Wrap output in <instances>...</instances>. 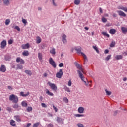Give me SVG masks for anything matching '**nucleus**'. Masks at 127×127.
I'll return each mask as SVG.
<instances>
[{"label":"nucleus","mask_w":127,"mask_h":127,"mask_svg":"<svg viewBox=\"0 0 127 127\" xmlns=\"http://www.w3.org/2000/svg\"><path fill=\"white\" fill-rule=\"evenodd\" d=\"M9 100L10 101H12V103H15V104H17V103H18V97L14 94H11L10 95Z\"/></svg>","instance_id":"1"},{"label":"nucleus","mask_w":127,"mask_h":127,"mask_svg":"<svg viewBox=\"0 0 127 127\" xmlns=\"http://www.w3.org/2000/svg\"><path fill=\"white\" fill-rule=\"evenodd\" d=\"M75 50L77 51L78 54H81L83 56L85 61H88V58H87V56H86V55H85L84 53L81 52L82 48L79 47V48H76Z\"/></svg>","instance_id":"2"},{"label":"nucleus","mask_w":127,"mask_h":127,"mask_svg":"<svg viewBox=\"0 0 127 127\" xmlns=\"http://www.w3.org/2000/svg\"><path fill=\"white\" fill-rule=\"evenodd\" d=\"M48 85L50 87L51 90L54 91V92H56L57 91V86L55 85L54 83H51L50 81L48 82Z\"/></svg>","instance_id":"3"},{"label":"nucleus","mask_w":127,"mask_h":127,"mask_svg":"<svg viewBox=\"0 0 127 127\" xmlns=\"http://www.w3.org/2000/svg\"><path fill=\"white\" fill-rule=\"evenodd\" d=\"M77 72L79 75V78H80L81 80L82 81H83V82L85 83L86 86H88V84H87V82L86 81L84 80V75L82 74V72H81V71L77 70Z\"/></svg>","instance_id":"4"},{"label":"nucleus","mask_w":127,"mask_h":127,"mask_svg":"<svg viewBox=\"0 0 127 127\" xmlns=\"http://www.w3.org/2000/svg\"><path fill=\"white\" fill-rule=\"evenodd\" d=\"M49 62L50 64L54 67L56 68V63L53 60V59L52 58H50L49 60Z\"/></svg>","instance_id":"5"},{"label":"nucleus","mask_w":127,"mask_h":127,"mask_svg":"<svg viewBox=\"0 0 127 127\" xmlns=\"http://www.w3.org/2000/svg\"><path fill=\"white\" fill-rule=\"evenodd\" d=\"M63 75V71H62V69H60L59 70V72H58L56 74V77H57V78H58L59 79H61V77H62Z\"/></svg>","instance_id":"6"},{"label":"nucleus","mask_w":127,"mask_h":127,"mask_svg":"<svg viewBox=\"0 0 127 127\" xmlns=\"http://www.w3.org/2000/svg\"><path fill=\"white\" fill-rule=\"evenodd\" d=\"M16 62L17 63H20L21 64H23L25 63L24 60L23 59L20 58V57H17L16 60Z\"/></svg>","instance_id":"7"},{"label":"nucleus","mask_w":127,"mask_h":127,"mask_svg":"<svg viewBox=\"0 0 127 127\" xmlns=\"http://www.w3.org/2000/svg\"><path fill=\"white\" fill-rule=\"evenodd\" d=\"M75 65L77 69L80 70L81 72L84 73V69H83V68H82V66L78 64V63H75Z\"/></svg>","instance_id":"8"},{"label":"nucleus","mask_w":127,"mask_h":127,"mask_svg":"<svg viewBox=\"0 0 127 127\" xmlns=\"http://www.w3.org/2000/svg\"><path fill=\"white\" fill-rule=\"evenodd\" d=\"M30 47V45H29V43H27L25 44H22L21 45V48L23 49H28Z\"/></svg>","instance_id":"9"},{"label":"nucleus","mask_w":127,"mask_h":127,"mask_svg":"<svg viewBox=\"0 0 127 127\" xmlns=\"http://www.w3.org/2000/svg\"><path fill=\"white\" fill-rule=\"evenodd\" d=\"M0 72H2L3 73H5L6 72V67L5 65L2 64L0 67Z\"/></svg>","instance_id":"10"},{"label":"nucleus","mask_w":127,"mask_h":127,"mask_svg":"<svg viewBox=\"0 0 127 127\" xmlns=\"http://www.w3.org/2000/svg\"><path fill=\"white\" fill-rule=\"evenodd\" d=\"M117 12L118 13L120 16H123V17H126V16H127L126 13L121 10L117 11Z\"/></svg>","instance_id":"11"},{"label":"nucleus","mask_w":127,"mask_h":127,"mask_svg":"<svg viewBox=\"0 0 127 127\" xmlns=\"http://www.w3.org/2000/svg\"><path fill=\"white\" fill-rule=\"evenodd\" d=\"M6 46V40H3L1 42V48L2 49H3L4 47Z\"/></svg>","instance_id":"12"},{"label":"nucleus","mask_w":127,"mask_h":127,"mask_svg":"<svg viewBox=\"0 0 127 127\" xmlns=\"http://www.w3.org/2000/svg\"><path fill=\"white\" fill-rule=\"evenodd\" d=\"M118 9H121V10H123L125 12H127V7H124L123 6H119L117 7Z\"/></svg>","instance_id":"13"},{"label":"nucleus","mask_w":127,"mask_h":127,"mask_svg":"<svg viewBox=\"0 0 127 127\" xmlns=\"http://www.w3.org/2000/svg\"><path fill=\"white\" fill-rule=\"evenodd\" d=\"M57 122L59 124H64V120L60 117H57Z\"/></svg>","instance_id":"14"},{"label":"nucleus","mask_w":127,"mask_h":127,"mask_svg":"<svg viewBox=\"0 0 127 127\" xmlns=\"http://www.w3.org/2000/svg\"><path fill=\"white\" fill-rule=\"evenodd\" d=\"M13 108L14 109H16L17 111H19L20 110H21V107L18 105V104H15L14 105H13Z\"/></svg>","instance_id":"15"},{"label":"nucleus","mask_w":127,"mask_h":127,"mask_svg":"<svg viewBox=\"0 0 127 127\" xmlns=\"http://www.w3.org/2000/svg\"><path fill=\"white\" fill-rule=\"evenodd\" d=\"M85 111V109L83 107H80L78 109V112L79 114H83Z\"/></svg>","instance_id":"16"},{"label":"nucleus","mask_w":127,"mask_h":127,"mask_svg":"<svg viewBox=\"0 0 127 127\" xmlns=\"http://www.w3.org/2000/svg\"><path fill=\"white\" fill-rule=\"evenodd\" d=\"M14 120L16 121V122H18V123H20V122H21V119H20V116L19 115H16L14 116Z\"/></svg>","instance_id":"17"},{"label":"nucleus","mask_w":127,"mask_h":127,"mask_svg":"<svg viewBox=\"0 0 127 127\" xmlns=\"http://www.w3.org/2000/svg\"><path fill=\"white\" fill-rule=\"evenodd\" d=\"M29 95V92H28L27 93L24 94V92H21L20 93V96H21V97H27V96Z\"/></svg>","instance_id":"18"},{"label":"nucleus","mask_w":127,"mask_h":127,"mask_svg":"<svg viewBox=\"0 0 127 127\" xmlns=\"http://www.w3.org/2000/svg\"><path fill=\"white\" fill-rule=\"evenodd\" d=\"M66 37H67V36H66V35L64 34L63 35L62 40L64 43H67V39H66Z\"/></svg>","instance_id":"19"},{"label":"nucleus","mask_w":127,"mask_h":127,"mask_svg":"<svg viewBox=\"0 0 127 127\" xmlns=\"http://www.w3.org/2000/svg\"><path fill=\"white\" fill-rule=\"evenodd\" d=\"M42 39H41V38H40V37L39 36H37L36 37V43L37 44H39V43H40L42 41Z\"/></svg>","instance_id":"20"},{"label":"nucleus","mask_w":127,"mask_h":127,"mask_svg":"<svg viewBox=\"0 0 127 127\" xmlns=\"http://www.w3.org/2000/svg\"><path fill=\"white\" fill-rule=\"evenodd\" d=\"M50 53L52 54L53 56V55H55L56 54V52L55 51V49L54 48H53L50 51Z\"/></svg>","instance_id":"21"},{"label":"nucleus","mask_w":127,"mask_h":127,"mask_svg":"<svg viewBox=\"0 0 127 127\" xmlns=\"http://www.w3.org/2000/svg\"><path fill=\"white\" fill-rule=\"evenodd\" d=\"M46 94H47L48 96H54V94H53V93L49 91L48 89L46 90Z\"/></svg>","instance_id":"22"},{"label":"nucleus","mask_w":127,"mask_h":127,"mask_svg":"<svg viewBox=\"0 0 127 127\" xmlns=\"http://www.w3.org/2000/svg\"><path fill=\"white\" fill-rule=\"evenodd\" d=\"M116 60H120V59H123V55H117L115 57Z\"/></svg>","instance_id":"23"},{"label":"nucleus","mask_w":127,"mask_h":127,"mask_svg":"<svg viewBox=\"0 0 127 127\" xmlns=\"http://www.w3.org/2000/svg\"><path fill=\"white\" fill-rule=\"evenodd\" d=\"M10 124L12 127H15V126H16V124H15V121L13 120H11L10 121Z\"/></svg>","instance_id":"24"},{"label":"nucleus","mask_w":127,"mask_h":127,"mask_svg":"<svg viewBox=\"0 0 127 127\" xmlns=\"http://www.w3.org/2000/svg\"><path fill=\"white\" fill-rule=\"evenodd\" d=\"M22 55L24 56H28V55H29V52L28 51H24L22 53Z\"/></svg>","instance_id":"25"},{"label":"nucleus","mask_w":127,"mask_h":127,"mask_svg":"<svg viewBox=\"0 0 127 127\" xmlns=\"http://www.w3.org/2000/svg\"><path fill=\"white\" fill-rule=\"evenodd\" d=\"M116 32H117V31L115 29H111L109 31V33H110V34H115Z\"/></svg>","instance_id":"26"},{"label":"nucleus","mask_w":127,"mask_h":127,"mask_svg":"<svg viewBox=\"0 0 127 127\" xmlns=\"http://www.w3.org/2000/svg\"><path fill=\"white\" fill-rule=\"evenodd\" d=\"M38 58L40 61H41L42 60V53H38Z\"/></svg>","instance_id":"27"},{"label":"nucleus","mask_w":127,"mask_h":127,"mask_svg":"<svg viewBox=\"0 0 127 127\" xmlns=\"http://www.w3.org/2000/svg\"><path fill=\"white\" fill-rule=\"evenodd\" d=\"M3 2L5 5H8L9 4V0H3Z\"/></svg>","instance_id":"28"},{"label":"nucleus","mask_w":127,"mask_h":127,"mask_svg":"<svg viewBox=\"0 0 127 127\" xmlns=\"http://www.w3.org/2000/svg\"><path fill=\"white\" fill-rule=\"evenodd\" d=\"M5 59L7 61H9V60H10V59H11V57L9 55H6L5 56Z\"/></svg>","instance_id":"29"},{"label":"nucleus","mask_w":127,"mask_h":127,"mask_svg":"<svg viewBox=\"0 0 127 127\" xmlns=\"http://www.w3.org/2000/svg\"><path fill=\"white\" fill-rule=\"evenodd\" d=\"M40 122H37L36 123H34L33 125V127H38L39 126H40Z\"/></svg>","instance_id":"30"},{"label":"nucleus","mask_w":127,"mask_h":127,"mask_svg":"<svg viewBox=\"0 0 127 127\" xmlns=\"http://www.w3.org/2000/svg\"><path fill=\"white\" fill-rule=\"evenodd\" d=\"M121 30L123 32V33H126V32H127V28L122 27Z\"/></svg>","instance_id":"31"},{"label":"nucleus","mask_w":127,"mask_h":127,"mask_svg":"<svg viewBox=\"0 0 127 127\" xmlns=\"http://www.w3.org/2000/svg\"><path fill=\"white\" fill-rule=\"evenodd\" d=\"M25 72L26 73V74H27V75H29L30 76H31L32 75V73L30 70H26L25 71Z\"/></svg>","instance_id":"32"},{"label":"nucleus","mask_w":127,"mask_h":127,"mask_svg":"<svg viewBox=\"0 0 127 127\" xmlns=\"http://www.w3.org/2000/svg\"><path fill=\"white\" fill-rule=\"evenodd\" d=\"M105 91L107 96H110V95H112V92L108 91V89H105Z\"/></svg>","instance_id":"33"},{"label":"nucleus","mask_w":127,"mask_h":127,"mask_svg":"<svg viewBox=\"0 0 127 127\" xmlns=\"http://www.w3.org/2000/svg\"><path fill=\"white\" fill-rule=\"evenodd\" d=\"M102 34H103V35H104V36H107V37H108V38L110 37V35H109V34L107 33V32H102Z\"/></svg>","instance_id":"34"},{"label":"nucleus","mask_w":127,"mask_h":127,"mask_svg":"<svg viewBox=\"0 0 127 127\" xmlns=\"http://www.w3.org/2000/svg\"><path fill=\"white\" fill-rule=\"evenodd\" d=\"M21 105L22 107H27V103L25 101H22Z\"/></svg>","instance_id":"35"},{"label":"nucleus","mask_w":127,"mask_h":127,"mask_svg":"<svg viewBox=\"0 0 127 127\" xmlns=\"http://www.w3.org/2000/svg\"><path fill=\"white\" fill-rule=\"evenodd\" d=\"M9 23H10V19H6L5 22V25H8Z\"/></svg>","instance_id":"36"},{"label":"nucleus","mask_w":127,"mask_h":127,"mask_svg":"<svg viewBox=\"0 0 127 127\" xmlns=\"http://www.w3.org/2000/svg\"><path fill=\"white\" fill-rule=\"evenodd\" d=\"M64 89L66 91V92H68V93H70L71 92V90H70V88L67 86H64Z\"/></svg>","instance_id":"37"},{"label":"nucleus","mask_w":127,"mask_h":127,"mask_svg":"<svg viewBox=\"0 0 127 127\" xmlns=\"http://www.w3.org/2000/svg\"><path fill=\"white\" fill-rule=\"evenodd\" d=\"M111 55H108L106 58L105 59V60H106V61H109L110 59H111Z\"/></svg>","instance_id":"38"},{"label":"nucleus","mask_w":127,"mask_h":127,"mask_svg":"<svg viewBox=\"0 0 127 127\" xmlns=\"http://www.w3.org/2000/svg\"><path fill=\"white\" fill-rule=\"evenodd\" d=\"M74 3L76 5H79V4H80V0H75Z\"/></svg>","instance_id":"39"},{"label":"nucleus","mask_w":127,"mask_h":127,"mask_svg":"<svg viewBox=\"0 0 127 127\" xmlns=\"http://www.w3.org/2000/svg\"><path fill=\"white\" fill-rule=\"evenodd\" d=\"M116 44V42H115L114 41H112L111 42V43L110 45V46L111 47H115V45Z\"/></svg>","instance_id":"40"},{"label":"nucleus","mask_w":127,"mask_h":127,"mask_svg":"<svg viewBox=\"0 0 127 127\" xmlns=\"http://www.w3.org/2000/svg\"><path fill=\"white\" fill-rule=\"evenodd\" d=\"M12 28H14V29H16L18 30V31H20V28L18 26H16L15 27L14 26H13Z\"/></svg>","instance_id":"41"},{"label":"nucleus","mask_w":127,"mask_h":127,"mask_svg":"<svg viewBox=\"0 0 127 127\" xmlns=\"http://www.w3.org/2000/svg\"><path fill=\"white\" fill-rule=\"evenodd\" d=\"M75 117H77L78 118H80V117H84V115L83 114H75Z\"/></svg>","instance_id":"42"},{"label":"nucleus","mask_w":127,"mask_h":127,"mask_svg":"<svg viewBox=\"0 0 127 127\" xmlns=\"http://www.w3.org/2000/svg\"><path fill=\"white\" fill-rule=\"evenodd\" d=\"M22 21L23 23H24V25H26V24L27 23V21L26 20V19H22Z\"/></svg>","instance_id":"43"},{"label":"nucleus","mask_w":127,"mask_h":127,"mask_svg":"<svg viewBox=\"0 0 127 127\" xmlns=\"http://www.w3.org/2000/svg\"><path fill=\"white\" fill-rule=\"evenodd\" d=\"M23 68V66L21 65H20V64H18L17 65V69H21Z\"/></svg>","instance_id":"44"},{"label":"nucleus","mask_w":127,"mask_h":127,"mask_svg":"<svg viewBox=\"0 0 127 127\" xmlns=\"http://www.w3.org/2000/svg\"><path fill=\"white\" fill-rule=\"evenodd\" d=\"M27 111L28 112H31V111H32V108L30 106L28 107Z\"/></svg>","instance_id":"45"},{"label":"nucleus","mask_w":127,"mask_h":127,"mask_svg":"<svg viewBox=\"0 0 127 127\" xmlns=\"http://www.w3.org/2000/svg\"><path fill=\"white\" fill-rule=\"evenodd\" d=\"M102 22H104V23L107 22V20L106 19V18H105V17H102Z\"/></svg>","instance_id":"46"},{"label":"nucleus","mask_w":127,"mask_h":127,"mask_svg":"<svg viewBox=\"0 0 127 127\" xmlns=\"http://www.w3.org/2000/svg\"><path fill=\"white\" fill-rule=\"evenodd\" d=\"M41 106H42V108H47V105H46V104H45V103H42Z\"/></svg>","instance_id":"47"},{"label":"nucleus","mask_w":127,"mask_h":127,"mask_svg":"<svg viewBox=\"0 0 127 127\" xmlns=\"http://www.w3.org/2000/svg\"><path fill=\"white\" fill-rule=\"evenodd\" d=\"M63 100L64 101V102H65V103H67L68 102V98H67V97L64 98Z\"/></svg>","instance_id":"48"},{"label":"nucleus","mask_w":127,"mask_h":127,"mask_svg":"<svg viewBox=\"0 0 127 127\" xmlns=\"http://www.w3.org/2000/svg\"><path fill=\"white\" fill-rule=\"evenodd\" d=\"M93 48H94L95 49V50H96V52H97V53H99V49H98V48L96 46H93Z\"/></svg>","instance_id":"49"},{"label":"nucleus","mask_w":127,"mask_h":127,"mask_svg":"<svg viewBox=\"0 0 127 127\" xmlns=\"http://www.w3.org/2000/svg\"><path fill=\"white\" fill-rule=\"evenodd\" d=\"M8 44H11L12 43H13V40L12 39H10L8 41Z\"/></svg>","instance_id":"50"},{"label":"nucleus","mask_w":127,"mask_h":127,"mask_svg":"<svg viewBox=\"0 0 127 127\" xmlns=\"http://www.w3.org/2000/svg\"><path fill=\"white\" fill-rule=\"evenodd\" d=\"M68 86H69V87H71V86H72V81H71V80H69V81H68Z\"/></svg>","instance_id":"51"},{"label":"nucleus","mask_w":127,"mask_h":127,"mask_svg":"<svg viewBox=\"0 0 127 127\" xmlns=\"http://www.w3.org/2000/svg\"><path fill=\"white\" fill-rule=\"evenodd\" d=\"M53 108L54 110H55V112H58V109H57V108H56V107H55V106L53 105Z\"/></svg>","instance_id":"52"},{"label":"nucleus","mask_w":127,"mask_h":127,"mask_svg":"<svg viewBox=\"0 0 127 127\" xmlns=\"http://www.w3.org/2000/svg\"><path fill=\"white\" fill-rule=\"evenodd\" d=\"M64 66V64L63 63H60L59 64V67L61 68L62 67H63Z\"/></svg>","instance_id":"53"},{"label":"nucleus","mask_w":127,"mask_h":127,"mask_svg":"<svg viewBox=\"0 0 127 127\" xmlns=\"http://www.w3.org/2000/svg\"><path fill=\"white\" fill-rule=\"evenodd\" d=\"M77 126L78 127H84V125H83L81 123L78 124Z\"/></svg>","instance_id":"54"},{"label":"nucleus","mask_w":127,"mask_h":127,"mask_svg":"<svg viewBox=\"0 0 127 127\" xmlns=\"http://www.w3.org/2000/svg\"><path fill=\"white\" fill-rule=\"evenodd\" d=\"M48 127H54L53 124L50 123L48 125Z\"/></svg>","instance_id":"55"},{"label":"nucleus","mask_w":127,"mask_h":127,"mask_svg":"<svg viewBox=\"0 0 127 127\" xmlns=\"http://www.w3.org/2000/svg\"><path fill=\"white\" fill-rule=\"evenodd\" d=\"M7 111H8V112H11V108L10 107H7L6 108Z\"/></svg>","instance_id":"56"},{"label":"nucleus","mask_w":127,"mask_h":127,"mask_svg":"<svg viewBox=\"0 0 127 127\" xmlns=\"http://www.w3.org/2000/svg\"><path fill=\"white\" fill-rule=\"evenodd\" d=\"M104 53H105V54H107L109 53V50L106 49V50L104 51Z\"/></svg>","instance_id":"57"},{"label":"nucleus","mask_w":127,"mask_h":127,"mask_svg":"<svg viewBox=\"0 0 127 127\" xmlns=\"http://www.w3.org/2000/svg\"><path fill=\"white\" fill-rule=\"evenodd\" d=\"M8 89H9V90H10L11 91L12 90V87H11V86H8Z\"/></svg>","instance_id":"58"},{"label":"nucleus","mask_w":127,"mask_h":127,"mask_svg":"<svg viewBox=\"0 0 127 127\" xmlns=\"http://www.w3.org/2000/svg\"><path fill=\"white\" fill-rule=\"evenodd\" d=\"M99 11L100 13H103V10L102 9V8H99Z\"/></svg>","instance_id":"59"},{"label":"nucleus","mask_w":127,"mask_h":127,"mask_svg":"<svg viewBox=\"0 0 127 127\" xmlns=\"http://www.w3.org/2000/svg\"><path fill=\"white\" fill-rule=\"evenodd\" d=\"M39 99H40V101H42V100H43V97H42V96H40Z\"/></svg>","instance_id":"60"},{"label":"nucleus","mask_w":127,"mask_h":127,"mask_svg":"<svg viewBox=\"0 0 127 127\" xmlns=\"http://www.w3.org/2000/svg\"><path fill=\"white\" fill-rule=\"evenodd\" d=\"M117 114H118V111H115L114 112V115L116 116V115H117Z\"/></svg>","instance_id":"61"},{"label":"nucleus","mask_w":127,"mask_h":127,"mask_svg":"<svg viewBox=\"0 0 127 127\" xmlns=\"http://www.w3.org/2000/svg\"><path fill=\"white\" fill-rule=\"evenodd\" d=\"M127 80V77H124L123 79V81H124V82H126Z\"/></svg>","instance_id":"62"},{"label":"nucleus","mask_w":127,"mask_h":127,"mask_svg":"<svg viewBox=\"0 0 127 127\" xmlns=\"http://www.w3.org/2000/svg\"><path fill=\"white\" fill-rule=\"evenodd\" d=\"M47 73H45L44 74H43V76H44V77H47Z\"/></svg>","instance_id":"63"},{"label":"nucleus","mask_w":127,"mask_h":127,"mask_svg":"<svg viewBox=\"0 0 127 127\" xmlns=\"http://www.w3.org/2000/svg\"><path fill=\"white\" fill-rule=\"evenodd\" d=\"M106 26L107 27H109V26H111V25H110V23H108L106 24Z\"/></svg>","instance_id":"64"}]
</instances>
